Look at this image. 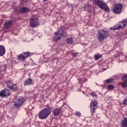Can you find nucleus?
Segmentation results:
<instances>
[{
  "label": "nucleus",
  "mask_w": 127,
  "mask_h": 127,
  "mask_svg": "<svg viewBox=\"0 0 127 127\" xmlns=\"http://www.w3.org/2000/svg\"><path fill=\"white\" fill-rule=\"evenodd\" d=\"M79 53H73L72 54L71 56L72 57H77V55H78Z\"/></svg>",
  "instance_id": "obj_29"
},
{
  "label": "nucleus",
  "mask_w": 127,
  "mask_h": 127,
  "mask_svg": "<svg viewBox=\"0 0 127 127\" xmlns=\"http://www.w3.org/2000/svg\"><path fill=\"white\" fill-rule=\"evenodd\" d=\"M30 26L31 27H36L39 26V20L36 17H33L30 20Z\"/></svg>",
  "instance_id": "obj_6"
},
{
  "label": "nucleus",
  "mask_w": 127,
  "mask_h": 127,
  "mask_svg": "<svg viewBox=\"0 0 127 127\" xmlns=\"http://www.w3.org/2000/svg\"><path fill=\"white\" fill-rule=\"evenodd\" d=\"M100 58H102V55L100 54H96L94 56V59L95 60H99Z\"/></svg>",
  "instance_id": "obj_20"
},
{
  "label": "nucleus",
  "mask_w": 127,
  "mask_h": 127,
  "mask_svg": "<svg viewBox=\"0 0 127 127\" xmlns=\"http://www.w3.org/2000/svg\"><path fill=\"white\" fill-rule=\"evenodd\" d=\"M19 10L21 13H26L30 11V9L26 7H22L20 8Z\"/></svg>",
  "instance_id": "obj_11"
},
{
  "label": "nucleus",
  "mask_w": 127,
  "mask_h": 127,
  "mask_svg": "<svg viewBox=\"0 0 127 127\" xmlns=\"http://www.w3.org/2000/svg\"><path fill=\"white\" fill-rule=\"evenodd\" d=\"M12 25V21L8 20L4 23L3 27L4 29H8Z\"/></svg>",
  "instance_id": "obj_10"
},
{
  "label": "nucleus",
  "mask_w": 127,
  "mask_h": 127,
  "mask_svg": "<svg viewBox=\"0 0 127 127\" xmlns=\"http://www.w3.org/2000/svg\"><path fill=\"white\" fill-rule=\"evenodd\" d=\"M22 54L26 59L27 58H28L29 56H32V55H33V54L32 53H30L29 52H23L22 53Z\"/></svg>",
  "instance_id": "obj_16"
},
{
  "label": "nucleus",
  "mask_w": 127,
  "mask_h": 127,
  "mask_svg": "<svg viewBox=\"0 0 127 127\" xmlns=\"http://www.w3.org/2000/svg\"><path fill=\"white\" fill-rule=\"evenodd\" d=\"M75 116H76V117H78L79 118H80V117H81V113L79 112H76Z\"/></svg>",
  "instance_id": "obj_32"
},
{
  "label": "nucleus",
  "mask_w": 127,
  "mask_h": 127,
  "mask_svg": "<svg viewBox=\"0 0 127 127\" xmlns=\"http://www.w3.org/2000/svg\"><path fill=\"white\" fill-rule=\"evenodd\" d=\"M18 58L20 61H24L25 60H26V59H25L22 53L18 55Z\"/></svg>",
  "instance_id": "obj_18"
},
{
  "label": "nucleus",
  "mask_w": 127,
  "mask_h": 127,
  "mask_svg": "<svg viewBox=\"0 0 127 127\" xmlns=\"http://www.w3.org/2000/svg\"><path fill=\"white\" fill-rule=\"evenodd\" d=\"M5 92L4 91V89L0 91V97L1 98H5L4 93Z\"/></svg>",
  "instance_id": "obj_22"
},
{
  "label": "nucleus",
  "mask_w": 127,
  "mask_h": 127,
  "mask_svg": "<svg viewBox=\"0 0 127 127\" xmlns=\"http://www.w3.org/2000/svg\"><path fill=\"white\" fill-rule=\"evenodd\" d=\"M109 37V33L104 30H100L99 31L97 34V38L100 42H103L106 38H108Z\"/></svg>",
  "instance_id": "obj_4"
},
{
  "label": "nucleus",
  "mask_w": 127,
  "mask_h": 127,
  "mask_svg": "<svg viewBox=\"0 0 127 127\" xmlns=\"http://www.w3.org/2000/svg\"><path fill=\"white\" fill-rule=\"evenodd\" d=\"M61 112H62L61 108H57L53 111V114L55 116H58L61 114Z\"/></svg>",
  "instance_id": "obj_12"
},
{
  "label": "nucleus",
  "mask_w": 127,
  "mask_h": 127,
  "mask_svg": "<svg viewBox=\"0 0 127 127\" xmlns=\"http://www.w3.org/2000/svg\"><path fill=\"white\" fill-rule=\"evenodd\" d=\"M123 104L127 105V97L123 100Z\"/></svg>",
  "instance_id": "obj_30"
},
{
  "label": "nucleus",
  "mask_w": 127,
  "mask_h": 127,
  "mask_svg": "<svg viewBox=\"0 0 127 127\" xmlns=\"http://www.w3.org/2000/svg\"><path fill=\"white\" fill-rule=\"evenodd\" d=\"M90 95L92 96V97H93V98H97V97H98V95H97V94L95 92V91L91 92Z\"/></svg>",
  "instance_id": "obj_26"
},
{
  "label": "nucleus",
  "mask_w": 127,
  "mask_h": 127,
  "mask_svg": "<svg viewBox=\"0 0 127 127\" xmlns=\"http://www.w3.org/2000/svg\"><path fill=\"white\" fill-rule=\"evenodd\" d=\"M5 54V48L4 46L0 45V56H3Z\"/></svg>",
  "instance_id": "obj_14"
},
{
  "label": "nucleus",
  "mask_w": 127,
  "mask_h": 127,
  "mask_svg": "<svg viewBox=\"0 0 127 127\" xmlns=\"http://www.w3.org/2000/svg\"><path fill=\"white\" fill-rule=\"evenodd\" d=\"M114 81V78H109V79H106V82L107 83H113Z\"/></svg>",
  "instance_id": "obj_25"
},
{
  "label": "nucleus",
  "mask_w": 127,
  "mask_h": 127,
  "mask_svg": "<svg viewBox=\"0 0 127 127\" xmlns=\"http://www.w3.org/2000/svg\"><path fill=\"white\" fill-rule=\"evenodd\" d=\"M66 43L69 45L73 44V39L72 38H68L66 40Z\"/></svg>",
  "instance_id": "obj_21"
},
{
  "label": "nucleus",
  "mask_w": 127,
  "mask_h": 127,
  "mask_svg": "<svg viewBox=\"0 0 127 127\" xmlns=\"http://www.w3.org/2000/svg\"><path fill=\"white\" fill-rule=\"evenodd\" d=\"M25 102V100L22 98V97H20L16 101L15 103V109H18L19 107L22 106L23 103Z\"/></svg>",
  "instance_id": "obj_7"
},
{
  "label": "nucleus",
  "mask_w": 127,
  "mask_h": 127,
  "mask_svg": "<svg viewBox=\"0 0 127 127\" xmlns=\"http://www.w3.org/2000/svg\"><path fill=\"white\" fill-rule=\"evenodd\" d=\"M51 114V109L50 108H46L42 109L38 113V117L40 120H46Z\"/></svg>",
  "instance_id": "obj_1"
},
{
  "label": "nucleus",
  "mask_w": 127,
  "mask_h": 127,
  "mask_svg": "<svg viewBox=\"0 0 127 127\" xmlns=\"http://www.w3.org/2000/svg\"><path fill=\"white\" fill-rule=\"evenodd\" d=\"M31 83H32V79L30 78H29L25 81L24 83V86H28V85H30Z\"/></svg>",
  "instance_id": "obj_17"
},
{
  "label": "nucleus",
  "mask_w": 127,
  "mask_h": 127,
  "mask_svg": "<svg viewBox=\"0 0 127 127\" xmlns=\"http://www.w3.org/2000/svg\"><path fill=\"white\" fill-rule=\"evenodd\" d=\"M121 127H127V118H124L121 122Z\"/></svg>",
  "instance_id": "obj_15"
},
{
  "label": "nucleus",
  "mask_w": 127,
  "mask_h": 127,
  "mask_svg": "<svg viewBox=\"0 0 127 127\" xmlns=\"http://www.w3.org/2000/svg\"><path fill=\"white\" fill-rule=\"evenodd\" d=\"M65 30L66 28H65V26H61L60 29L58 30V31L56 32L54 35V39L55 41L57 42L59 40H60L62 36H63L64 31H65Z\"/></svg>",
  "instance_id": "obj_3"
},
{
  "label": "nucleus",
  "mask_w": 127,
  "mask_h": 127,
  "mask_svg": "<svg viewBox=\"0 0 127 127\" xmlns=\"http://www.w3.org/2000/svg\"><path fill=\"white\" fill-rule=\"evenodd\" d=\"M95 5H97L99 8H101L104 11H107V12H110V8H109V6L107 5V3L105 2L103 0H93Z\"/></svg>",
  "instance_id": "obj_2"
},
{
  "label": "nucleus",
  "mask_w": 127,
  "mask_h": 127,
  "mask_svg": "<svg viewBox=\"0 0 127 127\" xmlns=\"http://www.w3.org/2000/svg\"><path fill=\"white\" fill-rule=\"evenodd\" d=\"M63 36L64 37H67L68 36V34L67 33V32H63Z\"/></svg>",
  "instance_id": "obj_31"
},
{
  "label": "nucleus",
  "mask_w": 127,
  "mask_h": 127,
  "mask_svg": "<svg viewBox=\"0 0 127 127\" xmlns=\"http://www.w3.org/2000/svg\"><path fill=\"white\" fill-rule=\"evenodd\" d=\"M122 81H124V82H127V74L125 75L122 78Z\"/></svg>",
  "instance_id": "obj_27"
},
{
  "label": "nucleus",
  "mask_w": 127,
  "mask_h": 127,
  "mask_svg": "<svg viewBox=\"0 0 127 127\" xmlns=\"http://www.w3.org/2000/svg\"><path fill=\"white\" fill-rule=\"evenodd\" d=\"M108 89L112 91L115 89V86L113 84H109L108 85Z\"/></svg>",
  "instance_id": "obj_23"
},
{
  "label": "nucleus",
  "mask_w": 127,
  "mask_h": 127,
  "mask_svg": "<svg viewBox=\"0 0 127 127\" xmlns=\"http://www.w3.org/2000/svg\"><path fill=\"white\" fill-rule=\"evenodd\" d=\"M97 108H98V103L96 101H94L91 102L90 105V112L93 115V114H94L95 111H96Z\"/></svg>",
  "instance_id": "obj_8"
},
{
  "label": "nucleus",
  "mask_w": 127,
  "mask_h": 127,
  "mask_svg": "<svg viewBox=\"0 0 127 127\" xmlns=\"http://www.w3.org/2000/svg\"><path fill=\"white\" fill-rule=\"evenodd\" d=\"M123 28V26L122 25L119 24L118 26H113L111 27H110V30H120V29H122Z\"/></svg>",
  "instance_id": "obj_13"
},
{
  "label": "nucleus",
  "mask_w": 127,
  "mask_h": 127,
  "mask_svg": "<svg viewBox=\"0 0 127 127\" xmlns=\"http://www.w3.org/2000/svg\"><path fill=\"white\" fill-rule=\"evenodd\" d=\"M112 10L115 14H120L123 10V4L116 3L113 5Z\"/></svg>",
  "instance_id": "obj_5"
},
{
  "label": "nucleus",
  "mask_w": 127,
  "mask_h": 127,
  "mask_svg": "<svg viewBox=\"0 0 127 127\" xmlns=\"http://www.w3.org/2000/svg\"><path fill=\"white\" fill-rule=\"evenodd\" d=\"M4 92L5 98L10 96V91L8 89H4Z\"/></svg>",
  "instance_id": "obj_19"
},
{
  "label": "nucleus",
  "mask_w": 127,
  "mask_h": 127,
  "mask_svg": "<svg viewBox=\"0 0 127 127\" xmlns=\"http://www.w3.org/2000/svg\"><path fill=\"white\" fill-rule=\"evenodd\" d=\"M43 0V1H47V0Z\"/></svg>",
  "instance_id": "obj_33"
},
{
  "label": "nucleus",
  "mask_w": 127,
  "mask_h": 127,
  "mask_svg": "<svg viewBox=\"0 0 127 127\" xmlns=\"http://www.w3.org/2000/svg\"><path fill=\"white\" fill-rule=\"evenodd\" d=\"M122 23L123 24V26L122 27H126V26H127V20H124L122 21Z\"/></svg>",
  "instance_id": "obj_24"
},
{
  "label": "nucleus",
  "mask_w": 127,
  "mask_h": 127,
  "mask_svg": "<svg viewBox=\"0 0 127 127\" xmlns=\"http://www.w3.org/2000/svg\"><path fill=\"white\" fill-rule=\"evenodd\" d=\"M121 86L122 88H127V81H124L122 84Z\"/></svg>",
  "instance_id": "obj_28"
},
{
  "label": "nucleus",
  "mask_w": 127,
  "mask_h": 127,
  "mask_svg": "<svg viewBox=\"0 0 127 127\" xmlns=\"http://www.w3.org/2000/svg\"><path fill=\"white\" fill-rule=\"evenodd\" d=\"M6 84L7 87H8L10 90H12V91H16V90L18 89L17 85H16V84H14L10 80L6 81Z\"/></svg>",
  "instance_id": "obj_9"
}]
</instances>
